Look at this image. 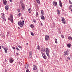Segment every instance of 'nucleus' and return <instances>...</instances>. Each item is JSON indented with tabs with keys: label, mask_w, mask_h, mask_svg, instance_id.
<instances>
[{
	"label": "nucleus",
	"mask_w": 72,
	"mask_h": 72,
	"mask_svg": "<svg viewBox=\"0 0 72 72\" xmlns=\"http://www.w3.org/2000/svg\"><path fill=\"white\" fill-rule=\"evenodd\" d=\"M10 17L11 19V22L12 23H13V15L12 14H10Z\"/></svg>",
	"instance_id": "nucleus-4"
},
{
	"label": "nucleus",
	"mask_w": 72,
	"mask_h": 72,
	"mask_svg": "<svg viewBox=\"0 0 72 72\" xmlns=\"http://www.w3.org/2000/svg\"><path fill=\"white\" fill-rule=\"evenodd\" d=\"M57 14H59L60 13V11L58 10H57Z\"/></svg>",
	"instance_id": "nucleus-25"
},
{
	"label": "nucleus",
	"mask_w": 72,
	"mask_h": 72,
	"mask_svg": "<svg viewBox=\"0 0 72 72\" xmlns=\"http://www.w3.org/2000/svg\"><path fill=\"white\" fill-rule=\"evenodd\" d=\"M1 49V46L0 45V50Z\"/></svg>",
	"instance_id": "nucleus-53"
},
{
	"label": "nucleus",
	"mask_w": 72,
	"mask_h": 72,
	"mask_svg": "<svg viewBox=\"0 0 72 72\" xmlns=\"http://www.w3.org/2000/svg\"><path fill=\"white\" fill-rule=\"evenodd\" d=\"M53 5L54 6H57V2H55L54 1L53 3Z\"/></svg>",
	"instance_id": "nucleus-11"
},
{
	"label": "nucleus",
	"mask_w": 72,
	"mask_h": 72,
	"mask_svg": "<svg viewBox=\"0 0 72 72\" xmlns=\"http://www.w3.org/2000/svg\"><path fill=\"white\" fill-rule=\"evenodd\" d=\"M3 4L4 5H6V3H7V1H6V0H5L4 1L3 0Z\"/></svg>",
	"instance_id": "nucleus-12"
},
{
	"label": "nucleus",
	"mask_w": 72,
	"mask_h": 72,
	"mask_svg": "<svg viewBox=\"0 0 72 72\" xmlns=\"http://www.w3.org/2000/svg\"><path fill=\"white\" fill-rule=\"evenodd\" d=\"M44 52L45 51H46V49H45L44 48Z\"/></svg>",
	"instance_id": "nucleus-43"
},
{
	"label": "nucleus",
	"mask_w": 72,
	"mask_h": 72,
	"mask_svg": "<svg viewBox=\"0 0 72 72\" xmlns=\"http://www.w3.org/2000/svg\"><path fill=\"white\" fill-rule=\"evenodd\" d=\"M20 3L21 4H22V3H23V1H20Z\"/></svg>",
	"instance_id": "nucleus-45"
},
{
	"label": "nucleus",
	"mask_w": 72,
	"mask_h": 72,
	"mask_svg": "<svg viewBox=\"0 0 72 72\" xmlns=\"http://www.w3.org/2000/svg\"><path fill=\"white\" fill-rule=\"evenodd\" d=\"M17 60H18V58H17Z\"/></svg>",
	"instance_id": "nucleus-59"
},
{
	"label": "nucleus",
	"mask_w": 72,
	"mask_h": 72,
	"mask_svg": "<svg viewBox=\"0 0 72 72\" xmlns=\"http://www.w3.org/2000/svg\"><path fill=\"white\" fill-rule=\"evenodd\" d=\"M9 8V5H7L5 7V9L6 10H8V9Z\"/></svg>",
	"instance_id": "nucleus-13"
},
{
	"label": "nucleus",
	"mask_w": 72,
	"mask_h": 72,
	"mask_svg": "<svg viewBox=\"0 0 72 72\" xmlns=\"http://www.w3.org/2000/svg\"><path fill=\"white\" fill-rule=\"evenodd\" d=\"M36 1L39 5L40 4V0H36Z\"/></svg>",
	"instance_id": "nucleus-17"
},
{
	"label": "nucleus",
	"mask_w": 72,
	"mask_h": 72,
	"mask_svg": "<svg viewBox=\"0 0 72 72\" xmlns=\"http://www.w3.org/2000/svg\"><path fill=\"white\" fill-rule=\"evenodd\" d=\"M18 17H21V16H20V15H18Z\"/></svg>",
	"instance_id": "nucleus-57"
},
{
	"label": "nucleus",
	"mask_w": 72,
	"mask_h": 72,
	"mask_svg": "<svg viewBox=\"0 0 72 72\" xmlns=\"http://www.w3.org/2000/svg\"><path fill=\"white\" fill-rule=\"evenodd\" d=\"M68 39L69 40L72 41V38L71 36H69L68 37Z\"/></svg>",
	"instance_id": "nucleus-20"
},
{
	"label": "nucleus",
	"mask_w": 72,
	"mask_h": 72,
	"mask_svg": "<svg viewBox=\"0 0 72 72\" xmlns=\"http://www.w3.org/2000/svg\"><path fill=\"white\" fill-rule=\"evenodd\" d=\"M21 14L20 13L18 15L21 16Z\"/></svg>",
	"instance_id": "nucleus-52"
},
{
	"label": "nucleus",
	"mask_w": 72,
	"mask_h": 72,
	"mask_svg": "<svg viewBox=\"0 0 72 72\" xmlns=\"http://www.w3.org/2000/svg\"><path fill=\"white\" fill-rule=\"evenodd\" d=\"M37 49L38 50H39L40 49V47L39 45L37 46Z\"/></svg>",
	"instance_id": "nucleus-26"
},
{
	"label": "nucleus",
	"mask_w": 72,
	"mask_h": 72,
	"mask_svg": "<svg viewBox=\"0 0 72 72\" xmlns=\"http://www.w3.org/2000/svg\"><path fill=\"white\" fill-rule=\"evenodd\" d=\"M41 53H44V48H42V50H41Z\"/></svg>",
	"instance_id": "nucleus-22"
},
{
	"label": "nucleus",
	"mask_w": 72,
	"mask_h": 72,
	"mask_svg": "<svg viewBox=\"0 0 72 72\" xmlns=\"http://www.w3.org/2000/svg\"><path fill=\"white\" fill-rule=\"evenodd\" d=\"M42 57L44 59H46V56L45 55V54L44 53H42Z\"/></svg>",
	"instance_id": "nucleus-6"
},
{
	"label": "nucleus",
	"mask_w": 72,
	"mask_h": 72,
	"mask_svg": "<svg viewBox=\"0 0 72 72\" xmlns=\"http://www.w3.org/2000/svg\"><path fill=\"white\" fill-rule=\"evenodd\" d=\"M17 11L18 12H20V11H21V10L20 9H17Z\"/></svg>",
	"instance_id": "nucleus-34"
},
{
	"label": "nucleus",
	"mask_w": 72,
	"mask_h": 72,
	"mask_svg": "<svg viewBox=\"0 0 72 72\" xmlns=\"http://www.w3.org/2000/svg\"><path fill=\"white\" fill-rule=\"evenodd\" d=\"M30 71H29V70H28V69H27L26 70V72H29Z\"/></svg>",
	"instance_id": "nucleus-40"
},
{
	"label": "nucleus",
	"mask_w": 72,
	"mask_h": 72,
	"mask_svg": "<svg viewBox=\"0 0 72 72\" xmlns=\"http://www.w3.org/2000/svg\"><path fill=\"white\" fill-rule=\"evenodd\" d=\"M69 52V51L68 50L67 51H65L64 53V55L65 57L66 56V55H68V52Z\"/></svg>",
	"instance_id": "nucleus-5"
},
{
	"label": "nucleus",
	"mask_w": 72,
	"mask_h": 72,
	"mask_svg": "<svg viewBox=\"0 0 72 72\" xmlns=\"http://www.w3.org/2000/svg\"><path fill=\"white\" fill-rule=\"evenodd\" d=\"M28 43H26L27 45H28Z\"/></svg>",
	"instance_id": "nucleus-56"
},
{
	"label": "nucleus",
	"mask_w": 72,
	"mask_h": 72,
	"mask_svg": "<svg viewBox=\"0 0 72 72\" xmlns=\"http://www.w3.org/2000/svg\"><path fill=\"white\" fill-rule=\"evenodd\" d=\"M24 20H22V21H19L18 22V25L21 28H22L23 26V25L24 24Z\"/></svg>",
	"instance_id": "nucleus-1"
},
{
	"label": "nucleus",
	"mask_w": 72,
	"mask_h": 72,
	"mask_svg": "<svg viewBox=\"0 0 72 72\" xmlns=\"http://www.w3.org/2000/svg\"><path fill=\"white\" fill-rule=\"evenodd\" d=\"M5 15L4 13H2V15H1V18H5Z\"/></svg>",
	"instance_id": "nucleus-14"
},
{
	"label": "nucleus",
	"mask_w": 72,
	"mask_h": 72,
	"mask_svg": "<svg viewBox=\"0 0 72 72\" xmlns=\"http://www.w3.org/2000/svg\"><path fill=\"white\" fill-rule=\"evenodd\" d=\"M1 47L2 48H4V46H3V45L1 46Z\"/></svg>",
	"instance_id": "nucleus-46"
},
{
	"label": "nucleus",
	"mask_w": 72,
	"mask_h": 72,
	"mask_svg": "<svg viewBox=\"0 0 72 72\" xmlns=\"http://www.w3.org/2000/svg\"><path fill=\"white\" fill-rule=\"evenodd\" d=\"M38 12H37L36 14V17H38Z\"/></svg>",
	"instance_id": "nucleus-31"
},
{
	"label": "nucleus",
	"mask_w": 72,
	"mask_h": 72,
	"mask_svg": "<svg viewBox=\"0 0 72 72\" xmlns=\"http://www.w3.org/2000/svg\"><path fill=\"white\" fill-rule=\"evenodd\" d=\"M32 52L31 51H30L29 53V58H32Z\"/></svg>",
	"instance_id": "nucleus-8"
},
{
	"label": "nucleus",
	"mask_w": 72,
	"mask_h": 72,
	"mask_svg": "<svg viewBox=\"0 0 72 72\" xmlns=\"http://www.w3.org/2000/svg\"><path fill=\"white\" fill-rule=\"evenodd\" d=\"M59 5L60 6L62 7V2L60 0H59Z\"/></svg>",
	"instance_id": "nucleus-15"
},
{
	"label": "nucleus",
	"mask_w": 72,
	"mask_h": 72,
	"mask_svg": "<svg viewBox=\"0 0 72 72\" xmlns=\"http://www.w3.org/2000/svg\"><path fill=\"white\" fill-rule=\"evenodd\" d=\"M37 69V67L36 65H33V70H36Z\"/></svg>",
	"instance_id": "nucleus-10"
},
{
	"label": "nucleus",
	"mask_w": 72,
	"mask_h": 72,
	"mask_svg": "<svg viewBox=\"0 0 72 72\" xmlns=\"http://www.w3.org/2000/svg\"><path fill=\"white\" fill-rule=\"evenodd\" d=\"M49 51H50V50L48 48H46V54L48 57H49Z\"/></svg>",
	"instance_id": "nucleus-2"
},
{
	"label": "nucleus",
	"mask_w": 72,
	"mask_h": 72,
	"mask_svg": "<svg viewBox=\"0 0 72 72\" xmlns=\"http://www.w3.org/2000/svg\"><path fill=\"white\" fill-rule=\"evenodd\" d=\"M28 64H26L25 65V68L26 69H27L28 68Z\"/></svg>",
	"instance_id": "nucleus-27"
},
{
	"label": "nucleus",
	"mask_w": 72,
	"mask_h": 72,
	"mask_svg": "<svg viewBox=\"0 0 72 72\" xmlns=\"http://www.w3.org/2000/svg\"><path fill=\"white\" fill-rule=\"evenodd\" d=\"M18 28L19 29H20V28L18 27Z\"/></svg>",
	"instance_id": "nucleus-55"
},
{
	"label": "nucleus",
	"mask_w": 72,
	"mask_h": 72,
	"mask_svg": "<svg viewBox=\"0 0 72 72\" xmlns=\"http://www.w3.org/2000/svg\"><path fill=\"white\" fill-rule=\"evenodd\" d=\"M21 10H25V9H26V7H25V5H24V4L23 3H22L21 4Z\"/></svg>",
	"instance_id": "nucleus-3"
},
{
	"label": "nucleus",
	"mask_w": 72,
	"mask_h": 72,
	"mask_svg": "<svg viewBox=\"0 0 72 72\" xmlns=\"http://www.w3.org/2000/svg\"><path fill=\"white\" fill-rule=\"evenodd\" d=\"M61 18L62 19V21L63 23H64V24H66V20L64 19V17H62Z\"/></svg>",
	"instance_id": "nucleus-7"
},
{
	"label": "nucleus",
	"mask_w": 72,
	"mask_h": 72,
	"mask_svg": "<svg viewBox=\"0 0 72 72\" xmlns=\"http://www.w3.org/2000/svg\"><path fill=\"white\" fill-rule=\"evenodd\" d=\"M69 7L70 8H72V5H70L69 6Z\"/></svg>",
	"instance_id": "nucleus-51"
},
{
	"label": "nucleus",
	"mask_w": 72,
	"mask_h": 72,
	"mask_svg": "<svg viewBox=\"0 0 72 72\" xmlns=\"http://www.w3.org/2000/svg\"><path fill=\"white\" fill-rule=\"evenodd\" d=\"M66 60L67 62H68V60H67V59H66Z\"/></svg>",
	"instance_id": "nucleus-54"
},
{
	"label": "nucleus",
	"mask_w": 72,
	"mask_h": 72,
	"mask_svg": "<svg viewBox=\"0 0 72 72\" xmlns=\"http://www.w3.org/2000/svg\"><path fill=\"white\" fill-rule=\"evenodd\" d=\"M55 43H56V44H57V42H58L57 41V39H55Z\"/></svg>",
	"instance_id": "nucleus-32"
},
{
	"label": "nucleus",
	"mask_w": 72,
	"mask_h": 72,
	"mask_svg": "<svg viewBox=\"0 0 72 72\" xmlns=\"http://www.w3.org/2000/svg\"><path fill=\"white\" fill-rule=\"evenodd\" d=\"M10 1L11 3H12V0H9Z\"/></svg>",
	"instance_id": "nucleus-49"
},
{
	"label": "nucleus",
	"mask_w": 72,
	"mask_h": 72,
	"mask_svg": "<svg viewBox=\"0 0 72 72\" xmlns=\"http://www.w3.org/2000/svg\"><path fill=\"white\" fill-rule=\"evenodd\" d=\"M2 18L3 21H6V19H5V17H3Z\"/></svg>",
	"instance_id": "nucleus-28"
},
{
	"label": "nucleus",
	"mask_w": 72,
	"mask_h": 72,
	"mask_svg": "<svg viewBox=\"0 0 72 72\" xmlns=\"http://www.w3.org/2000/svg\"><path fill=\"white\" fill-rule=\"evenodd\" d=\"M40 24H41V26H43L41 22L40 23Z\"/></svg>",
	"instance_id": "nucleus-50"
},
{
	"label": "nucleus",
	"mask_w": 72,
	"mask_h": 72,
	"mask_svg": "<svg viewBox=\"0 0 72 72\" xmlns=\"http://www.w3.org/2000/svg\"><path fill=\"white\" fill-rule=\"evenodd\" d=\"M41 13L42 15H44V11L43 10H42L41 11Z\"/></svg>",
	"instance_id": "nucleus-21"
},
{
	"label": "nucleus",
	"mask_w": 72,
	"mask_h": 72,
	"mask_svg": "<svg viewBox=\"0 0 72 72\" xmlns=\"http://www.w3.org/2000/svg\"><path fill=\"white\" fill-rule=\"evenodd\" d=\"M61 37H62V38H64V35H61Z\"/></svg>",
	"instance_id": "nucleus-38"
},
{
	"label": "nucleus",
	"mask_w": 72,
	"mask_h": 72,
	"mask_svg": "<svg viewBox=\"0 0 72 72\" xmlns=\"http://www.w3.org/2000/svg\"><path fill=\"white\" fill-rule=\"evenodd\" d=\"M1 36H2L3 37H4V35L3 34H1Z\"/></svg>",
	"instance_id": "nucleus-30"
},
{
	"label": "nucleus",
	"mask_w": 72,
	"mask_h": 72,
	"mask_svg": "<svg viewBox=\"0 0 72 72\" xmlns=\"http://www.w3.org/2000/svg\"><path fill=\"white\" fill-rule=\"evenodd\" d=\"M8 20H9V21H10V20L11 21V19H10V18L9 17V18H8Z\"/></svg>",
	"instance_id": "nucleus-41"
},
{
	"label": "nucleus",
	"mask_w": 72,
	"mask_h": 72,
	"mask_svg": "<svg viewBox=\"0 0 72 72\" xmlns=\"http://www.w3.org/2000/svg\"><path fill=\"white\" fill-rule=\"evenodd\" d=\"M10 62V63H12V62H13V59H12V58H10V60H9Z\"/></svg>",
	"instance_id": "nucleus-18"
},
{
	"label": "nucleus",
	"mask_w": 72,
	"mask_h": 72,
	"mask_svg": "<svg viewBox=\"0 0 72 72\" xmlns=\"http://www.w3.org/2000/svg\"><path fill=\"white\" fill-rule=\"evenodd\" d=\"M40 17L43 20H45V17L43 15H41Z\"/></svg>",
	"instance_id": "nucleus-16"
},
{
	"label": "nucleus",
	"mask_w": 72,
	"mask_h": 72,
	"mask_svg": "<svg viewBox=\"0 0 72 72\" xmlns=\"http://www.w3.org/2000/svg\"><path fill=\"white\" fill-rule=\"evenodd\" d=\"M16 54L17 55H19V53H16Z\"/></svg>",
	"instance_id": "nucleus-47"
},
{
	"label": "nucleus",
	"mask_w": 72,
	"mask_h": 72,
	"mask_svg": "<svg viewBox=\"0 0 72 72\" xmlns=\"http://www.w3.org/2000/svg\"><path fill=\"white\" fill-rule=\"evenodd\" d=\"M29 72H30V71H29Z\"/></svg>",
	"instance_id": "nucleus-60"
},
{
	"label": "nucleus",
	"mask_w": 72,
	"mask_h": 72,
	"mask_svg": "<svg viewBox=\"0 0 72 72\" xmlns=\"http://www.w3.org/2000/svg\"><path fill=\"white\" fill-rule=\"evenodd\" d=\"M28 11L29 13H31V12L32 11V10L31 8H29L28 9Z\"/></svg>",
	"instance_id": "nucleus-19"
},
{
	"label": "nucleus",
	"mask_w": 72,
	"mask_h": 72,
	"mask_svg": "<svg viewBox=\"0 0 72 72\" xmlns=\"http://www.w3.org/2000/svg\"><path fill=\"white\" fill-rule=\"evenodd\" d=\"M16 49L17 50H18V51L19 50V49H18V48L17 47L16 48Z\"/></svg>",
	"instance_id": "nucleus-42"
},
{
	"label": "nucleus",
	"mask_w": 72,
	"mask_h": 72,
	"mask_svg": "<svg viewBox=\"0 0 72 72\" xmlns=\"http://www.w3.org/2000/svg\"><path fill=\"white\" fill-rule=\"evenodd\" d=\"M4 49L5 51V53H7V50H6V48H4Z\"/></svg>",
	"instance_id": "nucleus-24"
},
{
	"label": "nucleus",
	"mask_w": 72,
	"mask_h": 72,
	"mask_svg": "<svg viewBox=\"0 0 72 72\" xmlns=\"http://www.w3.org/2000/svg\"><path fill=\"white\" fill-rule=\"evenodd\" d=\"M30 27H31V28H33V27H34V26H33V24H31L30 25Z\"/></svg>",
	"instance_id": "nucleus-23"
},
{
	"label": "nucleus",
	"mask_w": 72,
	"mask_h": 72,
	"mask_svg": "<svg viewBox=\"0 0 72 72\" xmlns=\"http://www.w3.org/2000/svg\"><path fill=\"white\" fill-rule=\"evenodd\" d=\"M49 36L48 35H46L45 36V40H46V41H48V40H49Z\"/></svg>",
	"instance_id": "nucleus-9"
},
{
	"label": "nucleus",
	"mask_w": 72,
	"mask_h": 72,
	"mask_svg": "<svg viewBox=\"0 0 72 72\" xmlns=\"http://www.w3.org/2000/svg\"><path fill=\"white\" fill-rule=\"evenodd\" d=\"M12 49H13L14 50H15V48L14 47H13Z\"/></svg>",
	"instance_id": "nucleus-39"
},
{
	"label": "nucleus",
	"mask_w": 72,
	"mask_h": 72,
	"mask_svg": "<svg viewBox=\"0 0 72 72\" xmlns=\"http://www.w3.org/2000/svg\"><path fill=\"white\" fill-rule=\"evenodd\" d=\"M69 3L70 4H72V3L71 2V1H70V0H69Z\"/></svg>",
	"instance_id": "nucleus-35"
},
{
	"label": "nucleus",
	"mask_w": 72,
	"mask_h": 72,
	"mask_svg": "<svg viewBox=\"0 0 72 72\" xmlns=\"http://www.w3.org/2000/svg\"><path fill=\"white\" fill-rule=\"evenodd\" d=\"M70 45V44H67V46L68 47V48H69L70 46H71V45Z\"/></svg>",
	"instance_id": "nucleus-29"
},
{
	"label": "nucleus",
	"mask_w": 72,
	"mask_h": 72,
	"mask_svg": "<svg viewBox=\"0 0 72 72\" xmlns=\"http://www.w3.org/2000/svg\"><path fill=\"white\" fill-rule=\"evenodd\" d=\"M67 58L69 60H70V58H69V57H68Z\"/></svg>",
	"instance_id": "nucleus-44"
},
{
	"label": "nucleus",
	"mask_w": 72,
	"mask_h": 72,
	"mask_svg": "<svg viewBox=\"0 0 72 72\" xmlns=\"http://www.w3.org/2000/svg\"><path fill=\"white\" fill-rule=\"evenodd\" d=\"M31 34L32 36H34V34L33 33L31 32Z\"/></svg>",
	"instance_id": "nucleus-33"
},
{
	"label": "nucleus",
	"mask_w": 72,
	"mask_h": 72,
	"mask_svg": "<svg viewBox=\"0 0 72 72\" xmlns=\"http://www.w3.org/2000/svg\"><path fill=\"white\" fill-rule=\"evenodd\" d=\"M19 48H20V49H22V48L21 46L19 45V46H18Z\"/></svg>",
	"instance_id": "nucleus-36"
},
{
	"label": "nucleus",
	"mask_w": 72,
	"mask_h": 72,
	"mask_svg": "<svg viewBox=\"0 0 72 72\" xmlns=\"http://www.w3.org/2000/svg\"><path fill=\"white\" fill-rule=\"evenodd\" d=\"M5 61L6 62H7V60H6V58L5 59Z\"/></svg>",
	"instance_id": "nucleus-48"
},
{
	"label": "nucleus",
	"mask_w": 72,
	"mask_h": 72,
	"mask_svg": "<svg viewBox=\"0 0 72 72\" xmlns=\"http://www.w3.org/2000/svg\"><path fill=\"white\" fill-rule=\"evenodd\" d=\"M71 7H69V9H71Z\"/></svg>",
	"instance_id": "nucleus-58"
},
{
	"label": "nucleus",
	"mask_w": 72,
	"mask_h": 72,
	"mask_svg": "<svg viewBox=\"0 0 72 72\" xmlns=\"http://www.w3.org/2000/svg\"><path fill=\"white\" fill-rule=\"evenodd\" d=\"M33 22L34 23H35V22H36V21L35 20V19H33Z\"/></svg>",
	"instance_id": "nucleus-37"
}]
</instances>
